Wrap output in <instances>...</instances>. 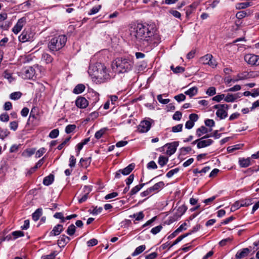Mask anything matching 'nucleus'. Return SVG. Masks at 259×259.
<instances>
[{
	"label": "nucleus",
	"mask_w": 259,
	"mask_h": 259,
	"mask_svg": "<svg viewBox=\"0 0 259 259\" xmlns=\"http://www.w3.org/2000/svg\"><path fill=\"white\" fill-rule=\"evenodd\" d=\"M199 61L202 64L208 65L213 68L215 67L217 65L216 61L213 59L212 55L209 54H207L201 57Z\"/></svg>",
	"instance_id": "39448f33"
},
{
	"label": "nucleus",
	"mask_w": 259,
	"mask_h": 259,
	"mask_svg": "<svg viewBox=\"0 0 259 259\" xmlns=\"http://www.w3.org/2000/svg\"><path fill=\"white\" fill-rule=\"evenodd\" d=\"M76 228L75 226L73 224H71L70 225L67 230V233L70 235L72 236L73 235L75 232Z\"/></svg>",
	"instance_id": "58836bf2"
},
{
	"label": "nucleus",
	"mask_w": 259,
	"mask_h": 259,
	"mask_svg": "<svg viewBox=\"0 0 259 259\" xmlns=\"http://www.w3.org/2000/svg\"><path fill=\"white\" fill-rule=\"evenodd\" d=\"M206 93L209 96H212L215 95L216 93L215 88L212 87L209 88L207 89Z\"/></svg>",
	"instance_id": "5fc2aeb1"
},
{
	"label": "nucleus",
	"mask_w": 259,
	"mask_h": 259,
	"mask_svg": "<svg viewBox=\"0 0 259 259\" xmlns=\"http://www.w3.org/2000/svg\"><path fill=\"white\" fill-rule=\"evenodd\" d=\"M56 255V251H54L50 254L42 256L41 259H54Z\"/></svg>",
	"instance_id": "8fccbe9b"
},
{
	"label": "nucleus",
	"mask_w": 259,
	"mask_h": 259,
	"mask_svg": "<svg viewBox=\"0 0 259 259\" xmlns=\"http://www.w3.org/2000/svg\"><path fill=\"white\" fill-rule=\"evenodd\" d=\"M84 89L85 86L83 84H79L75 87L73 92L76 94H80L84 91Z\"/></svg>",
	"instance_id": "bb28decb"
},
{
	"label": "nucleus",
	"mask_w": 259,
	"mask_h": 259,
	"mask_svg": "<svg viewBox=\"0 0 259 259\" xmlns=\"http://www.w3.org/2000/svg\"><path fill=\"white\" fill-rule=\"evenodd\" d=\"M88 73L93 80L97 83L104 82L109 78V74L107 71L106 66L101 63L91 65Z\"/></svg>",
	"instance_id": "f03ea898"
},
{
	"label": "nucleus",
	"mask_w": 259,
	"mask_h": 259,
	"mask_svg": "<svg viewBox=\"0 0 259 259\" xmlns=\"http://www.w3.org/2000/svg\"><path fill=\"white\" fill-rule=\"evenodd\" d=\"M179 171V168H176L175 169H171L166 174V177L168 178H170L172 177L175 174L178 172Z\"/></svg>",
	"instance_id": "603ef678"
},
{
	"label": "nucleus",
	"mask_w": 259,
	"mask_h": 259,
	"mask_svg": "<svg viewBox=\"0 0 259 259\" xmlns=\"http://www.w3.org/2000/svg\"><path fill=\"white\" fill-rule=\"evenodd\" d=\"M183 128L182 124H179L172 127V132L174 133H178L182 131Z\"/></svg>",
	"instance_id": "3c124183"
},
{
	"label": "nucleus",
	"mask_w": 259,
	"mask_h": 259,
	"mask_svg": "<svg viewBox=\"0 0 259 259\" xmlns=\"http://www.w3.org/2000/svg\"><path fill=\"white\" fill-rule=\"evenodd\" d=\"M241 97V94L239 93L234 94L228 93V102H233L236 99L240 98Z\"/></svg>",
	"instance_id": "393cba45"
},
{
	"label": "nucleus",
	"mask_w": 259,
	"mask_h": 259,
	"mask_svg": "<svg viewBox=\"0 0 259 259\" xmlns=\"http://www.w3.org/2000/svg\"><path fill=\"white\" fill-rule=\"evenodd\" d=\"M214 108L218 109L216 114L221 119L225 118L227 116V106L225 104H218L214 106Z\"/></svg>",
	"instance_id": "6e6552de"
},
{
	"label": "nucleus",
	"mask_w": 259,
	"mask_h": 259,
	"mask_svg": "<svg viewBox=\"0 0 259 259\" xmlns=\"http://www.w3.org/2000/svg\"><path fill=\"white\" fill-rule=\"evenodd\" d=\"M177 150V146L175 143H171L168 145L167 150H166L167 154L171 155L173 154Z\"/></svg>",
	"instance_id": "a878e982"
},
{
	"label": "nucleus",
	"mask_w": 259,
	"mask_h": 259,
	"mask_svg": "<svg viewBox=\"0 0 259 259\" xmlns=\"http://www.w3.org/2000/svg\"><path fill=\"white\" fill-rule=\"evenodd\" d=\"M101 8V5H98L97 6L93 7L90 10V12H89V15H94V14H96L97 13H98L99 12V11L100 10V9Z\"/></svg>",
	"instance_id": "37998d69"
},
{
	"label": "nucleus",
	"mask_w": 259,
	"mask_h": 259,
	"mask_svg": "<svg viewBox=\"0 0 259 259\" xmlns=\"http://www.w3.org/2000/svg\"><path fill=\"white\" fill-rule=\"evenodd\" d=\"M76 128L75 124H69L65 128V132L67 134H69L73 132Z\"/></svg>",
	"instance_id": "de8ad7c7"
},
{
	"label": "nucleus",
	"mask_w": 259,
	"mask_h": 259,
	"mask_svg": "<svg viewBox=\"0 0 259 259\" xmlns=\"http://www.w3.org/2000/svg\"><path fill=\"white\" fill-rule=\"evenodd\" d=\"M63 230V227L62 225L58 224L55 226L52 231L50 232V235L56 236L59 235Z\"/></svg>",
	"instance_id": "aec40b11"
},
{
	"label": "nucleus",
	"mask_w": 259,
	"mask_h": 259,
	"mask_svg": "<svg viewBox=\"0 0 259 259\" xmlns=\"http://www.w3.org/2000/svg\"><path fill=\"white\" fill-rule=\"evenodd\" d=\"M22 93L20 92H14L10 94V98L12 100H16L21 98Z\"/></svg>",
	"instance_id": "e433bc0d"
},
{
	"label": "nucleus",
	"mask_w": 259,
	"mask_h": 259,
	"mask_svg": "<svg viewBox=\"0 0 259 259\" xmlns=\"http://www.w3.org/2000/svg\"><path fill=\"white\" fill-rule=\"evenodd\" d=\"M129 31L131 40L138 46H154L160 42V35L153 25L142 23L134 24L131 26Z\"/></svg>",
	"instance_id": "f257e3e1"
},
{
	"label": "nucleus",
	"mask_w": 259,
	"mask_h": 259,
	"mask_svg": "<svg viewBox=\"0 0 259 259\" xmlns=\"http://www.w3.org/2000/svg\"><path fill=\"white\" fill-rule=\"evenodd\" d=\"M54 217L56 219H60L61 223H64L65 222V218L64 217L62 212H56L54 215Z\"/></svg>",
	"instance_id": "09e8293b"
},
{
	"label": "nucleus",
	"mask_w": 259,
	"mask_h": 259,
	"mask_svg": "<svg viewBox=\"0 0 259 259\" xmlns=\"http://www.w3.org/2000/svg\"><path fill=\"white\" fill-rule=\"evenodd\" d=\"M134 167V164H130L124 169L118 170L115 174V178L117 179L119 178L120 177L121 174H122L124 176H126L130 174L131 172L133 170Z\"/></svg>",
	"instance_id": "1a4fd4ad"
},
{
	"label": "nucleus",
	"mask_w": 259,
	"mask_h": 259,
	"mask_svg": "<svg viewBox=\"0 0 259 259\" xmlns=\"http://www.w3.org/2000/svg\"><path fill=\"white\" fill-rule=\"evenodd\" d=\"M182 113L180 111H177L173 115V119L176 120H180L182 118Z\"/></svg>",
	"instance_id": "e2e57ef3"
},
{
	"label": "nucleus",
	"mask_w": 259,
	"mask_h": 259,
	"mask_svg": "<svg viewBox=\"0 0 259 259\" xmlns=\"http://www.w3.org/2000/svg\"><path fill=\"white\" fill-rule=\"evenodd\" d=\"M34 34V32L32 31L31 29L25 30L19 36V39L22 42L31 41L33 39Z\"/></svg>",
	"instance_id": "423d86ee"
},
{
	"label": "nucleus",
	"mask_w": 259,
	"mask_h": 259,
	"mask_svg": "<svg viewBox=\"0 0 259 259\" xmlns=\"http://www.w3.org/2000/svg\"><path fill=\"white\" fill-rule=\"evenodd\" d=\"M133 64L125 58H117L113 62L112 68L118 73H124L132 69Z\"/></svg>",
	"instance_id": "7ed1b4c3"
},
{
	"label": "nucleus",
	"mask_w": 259,
	"mask_h": 259,
	"mask_svg": "<svg viewBox=\"0 0 259 259\" xmlns=\"http://www.w3.org/2000/svg\"><path fill=\"white\" fill-rule=\"evenodd\" d=\"M18 122L16 121L11 122L10 123V127L13 131H16L18 127Z\"/></svg>",
	"instance_id": "774afa93"
},
{
	"label": "nucleus",
	"mask_w": 259,
	"mask_h": 259,
	"mask_svg": "<svg viewBox=\"0 0 259 259\" xmlns=\"http://www.w3.org/2000/svg\"><path fill=\"white\" fill-rule=\"evenodd\" d=\"M157 166L154 161H150L147 164V168L149 169H156Z\"/></svg>",
	"instance_id": "0e129e2a"
},
{
	"label": "nucleus",
	"mask_w": 259,
	"mask_h": 259,
	"mask_svg": "<svg viewBox=\"0 0 259 259\" xmlns=\"http://www.w3.org/2000/svg\"><path fill=\"white\" fill-rule=\"evenodd\" d=\"M26 22V19L25 18H22L20 19L17 24L14 26L13 28V32L15 34H18L22 29L24 24Z\"/></svg>",
	"instance_id": "2eb2a0df"
},
{
	"label": "nucleus",
	"mask_w": 259,
	"mask_h": 259,
	"mask_svg": "<svg viewBox=\"0 0 259 259\" xmlns=\"http://www.w3.org/2000/svg\"><path fill=\"white\" fill-rule=\"evenodd\" d=\"M157 99L160 103L163 104H167L169 102V99H163L161 95H158Z\"/></svg>",
	"instance_id": "4d7b16f0"
},
{
	"label": "nucleus",
	"mask_w": 259,
	"mask_h": 259,
	"mask_svg": "<svg viewBox=\"0 0 259 259\" xmlns=\"http://www.w3.org/2000/svg\"><path fill=\"white\" fill-rule=\"evenodd\" d=\"M186 210H187V208L184 205H182V206L179 207V208H178V210H177L178 211V213H179V215L181 216L182 214H183L185 212Z\"/></svg>",
	"instance_id": "13d9d810"
},
{
	"label": "nucleus",
	"mask_w": 259,
	"mask_h": 259,
	"mask_svg": "<svg viewBox=\"0 0 259 259\" xmlns=\"http://www.w3.org/2000/svg\"><path fill=\"white\" fill-rule=\"evenodd\" d=\"M97 243L98 240L95 238L92 239L87 242L88 246H93L97 245Z\"/></svg>",
	"instance_id": "680f3d73"
},
{
	"label": "nucleus",
	"mask_w": 259,
	"mask_h": 259,
	"mask_svg": "<svg viewBox=\"0 0 259 259\" xmlns=\"http://www.w3.org/2000/svg\"><path fill=\"white\" fill-rule=\"evenodd\" d=\"M244 60L248 64L251 66L259 65V56L253 54H247L244 56Z\"/></svg>",
	"instance_id": "0eeeda50"
},
{
	"label": "nucleus",
	"mask_w": 259,
	"mask_h": 259,
	"mask_svg": "<svg viewBox=\"0 0 259 259\" xmlns=\"http://www.w3.org/2000/svg\"><path fill=\"white\" fill-rule=\"evenodd\" d=\"M75 104L78 108H85L88 106L89 103L85 98L79 97L76 100Z\"/></svg>",
	"instance_id": "dca6fc26"
},
{
	"label": "nucleus",
	"mask_w": 259,
	"mask_h": 259,
	"mask_svg": "<svg viewBox=\"0 0 259 259\" xmlns=\"http://www.w3.org/2000/svg\"><path fill=\"white\" fill-rule=\"evenodd\" d=\"M247 16V13L245 11H240L236 13V17L237 19H241Z\"/></svg>",
	"instance_id": "49530a36"
},
{
	"label": "nucleus",
	"mask_w": 259,
	"mask_h": 259,
	"mask_svg": "<svg viewBox=\"0 0 259 259\" xmlns=\"http://www.w3.org/2000/svg\"><path fill=\"white\" fill-rule=\"evenodd\" d=\"M162 229V226L161 225H158L154 228H153L151 230V233L154 235H156L159 233Z\"/></svg>",
	"instance_id": "a18cd8bd"
},
{
	"label": "nucleus",
	"mask_w": 259,
	"mask_h": 259,
	"mask_svg": "<svg viewBox=\"0 0 259 259\" xmlns=\"http://www.w3.org/2000/svg\"><path fill=\"white\" fill-rule=\"evenodd\" d=\"M54 181V176L50 175L49 176L45 177L43 180V184L45 185L49 186Z\"/></svg>",
	"instance_id": "c756f323"
},
{
	"label": "nucleus",
	"mask_w": 259,
	"mask_h": 259,
	"mask_svg": "<svg viewBox=\"0 0 259 259\" xmlns=\"http://www.w3.org/2000/svg\"><path fill=\"white\" fill-rule=\"evenodd\" d=\"M189 120L185 124V127L187 129L192 128L194 125V122L198 119V116L196 114L192 113L189 115Z\"/></svg>",
	"instance_id": "4468645a"
},
{
	"label": "nucleus",
	"mask_w": 259,
	"mask_h": 259,
	"mask_svg": "<svg viewBox=\"0 0 259 259\" xmlns=\"http://www.w3.org/2000/svg\"><path fill=\"white\" fill-rule=\"evenodd\" d=\"M189 235V234H185L184 235H181L179 237H178L176 240L175 241L173 242L172 244L171 245V246H173V245H175L176 244H177V243H178L179 242H180L183 238H185L186 237H187L188 235Z\"/></svg>",
	"instance_id": "6e6d98bb"
},
{
	"label": "nucleus",
	"mask_w": 259,
	"mask_h": 259,
	"mask_svg": "<svg viewBox=\"0 0 259 259\" xmlns=\"http://www.w3.org/2000/svg\"><path fill=\"white\" fill-rule=\"evenodd\" d=\"M151 122L148 120H144L141 122L138 127V130L140 133H146L151 127Z\"/></svg>",
	"instance_id": "ddd939ff"
},
{
	"label": "nucleus",
	"mask_w": 259,
	"mask_h": 259,
	"mask_svg": "<svg viewBox=\"0 0 259 259\" xmlns=\"http://www.w3.org/2000/svg\"><path fill=\"white\" fill-rule=\"evenodd\" d=\"M12 235L13 236L14 239H16L18 237L23 236L24 233L21 231H16L12 233Z\"/></svg>",
	"instance_id": "79ce46f5"
},
{
	"label": "nucleus",
	"mask_w": 259,
	"mask_h": 259,
	"mask_svg": "<svg viewBox=\"0 0 259 259\" xmlns=\"http://www.w3.org/2000/svg\"><path fill=\"white\" fill-rule=\"evenodd\" d=\"M198 91V89L196 87H192L189 89L188 91L185 92V94L189 96L190 97H192L195 95Z\"/></svg>",
	"instance_id": "7c9ffc66"
},
{
	"label": "nucleus",
	"mask_w": 259,
	"mask_h": 259,
	"mask_svg": "<svg viewBox=\"0 0 259 259\" xmlns=\"http://www.w3.org/2000/svg\"><path fill=\"white\" fill-rule=\"evenodd\" d=\"M22 76L24 79L32 78L35 72L34 70L32 67L25 68L21 72Z\"/></svg>",
	"instance_id": "9b49d317"
},
{
	"label": "nucleus",
	"mask_w": 259,
	"mask_h": 259,
	"mask_svg": "<svg viewBox=\"0 0 259 259\" xmlns=\"http://www.w3.org/2000/svg\"><path fill=\"white\" fill-rule=\"evenodd\" d=\"M145 185V183L141 184L139 185H137L136 186L134 187L132 190L131 191L130 194L131 195H133L134 194H136L138 192H139L141 188L144 187V186Z\"/></svg>",
	"instance_id": "473e14b6"
},
{
	"label": "nucleus",
	"mask_w": 259,
	"mask_h": 259,
	"mask_svg": "<svg viewBox=\"0 0 259 259\" xmlns=\"http://www.w3.org/2000/svg\"><path fill=\"white\" fill-rule=\"evenodd\" d=\"M209 137L208 136H206L199 139L200 141L198 142L197 145V148L200 149L210 145L212 143L213 141L211 139H205Z\"/></svg>",
	"instance_id": "f8f14e48"
},
{
	"label": "nucleus",
	"mask_w": 259,
	"mask_h": 259,
	"mask_svg": "<svg viewBox=\"0 0 259 259\" xmlns=\"http://www.w3.org/2000/svg\"><path fill=\"white\" fill-rule=\"evenodd\" d=\"M241 204L240 201H236L231 206L230 208L231 211H234L236 210L239 208L240 207H241Z\"/></svg>",
	"instance_id": "a19ab883"
},
{
	"label": "nucleus",
	"mask_w": 259,
	"mask_h": 259,
	"mask_svg": "<svg viewBox=\"0 0 259 259\" xmlns=\"http://www.w3.org/2000/svg\"><path fill=\"white\" fill-rule=\"evenodd\" d=\"M175 99L178 102H180L184 101L186 99V96L184 94H181L175 96Z\"/></svg>",
	"instance_id": "bf43d9fd"
},
{
	"label": "nucleus",
	"mask_w": 259,
	"mask_h": 259,
	"mask_svg": "<svg viewBox=\"0 0 259 259\" xmlns=\"http://www.w3.org/2000/svg\"><path fill=\"white\" fill-rule=\"evenodd\" d=\"M239 163L241 167H246L250 165L251 158L248 157L247 158H240L239 159Z\"/></svg>",
	"instance_id": "6ab92c4d"
},
{
	"label": "nucleus",
	"mask_w": 259,
	"mask_h": 259,
	"mask_svg": "<svg viewBox=\"0 0 259 259\" xmlns=\"http://www.w3.org/2000/svg\"><path fill=\"white\" fill-rule=\"evenodd\" d=\"M255 76L254 72L252 71L247 72V71H243L238 73L237 75V78L234 79L233 81L234 82L237 81L239 80H244L248 79L250 78H252Z\"/></svg>",
	"instance_id": "9d476101"
},
{
	"label": "nucleus",
	"mask_w": 259,
	"mask_h": 259,
	"mask_svg": "<svg viewBox=\"0 0 259 259\" xmlns=\"http://www.w3.org/2000/svg\"><path fill=\"white\" fill-rule=\"evenodd\" d=\"M164 185V184L163 182H159L155 184L154 186L151 187H150L149 189L151 193H155L158 191L159 189L162 188Z\"/></svg>",
	"instance_id": "412c9836"
},
{
	"label": "nucleus",
	"mask_w": 259,
	"mask_h": 259,
	"mask_svg": "<svg viewBox=\"0 0 259 259\" xmlns=\"http://www.w3.org/2000/svg\"><path fill=\"white\" fill-rule=\"evenodd\" d=\"M53 58L51 55L48 54L44 53L42 55L41 61L45 62L46 63L52 62Z\"/></svg>",
	"instance_id": "2f4dec72"
},
{
	"label": "nucleus",
	"mask_w": 259,
	"mask_h": 259,
	"mask_svg": "<svg viewBox=\"0 0 259 259\" xmlns=\"http://www.w3.org/2000/svg\"><path fill=\"white\" fill-rule=\"evenodd\" d=\"M145 246L142 245L137 247L134 252L132 253L133 256H136L142 253L145 249Z\"/></svg>",
	"instance_id": "72a5a7b5"
},
{
	"label": "nucleus",
	"mask_w": 259,
	"mask_h": 259,
	"mask_svg": "<svg viewBox=\"0 0 259 259\" xmlns=\"http://www.w3.org/2000/svg\"><path fill=\"white\" fill-rule=\"evenodd\" d=\"M211 131V129L208 130L204 126H201L200 127L198 128L196 131V135L197 137H200L202 135L207 133Z\"/></svg>",
	"instance_id": "5701e85b"
},
{
	"label": "nucleus",
	"mask_w": 259,
	"mask_h": 259,
	"mask_svg": "<svg viewBox=\"0 0 259 259\" xmlns=\"http://www.w3.org/2000/svg\"><path fill=\"white\" fill-rule=\"evenodd\" d=\"M70 240V238L64 235H62L58 240V245L60 247H64Z\"/></svg>",
	"instance_id": "f3484780"
},
{
	"label": "nucleus",
	"mask_w": 259,
	"mask_h": 259,
	"mask_svg": "<svg viewBox=\"0 0 259 259\" xmlns=\"http://www.w3.org/2000/svg\"><path fill=\"white\" fill-rule=\"evenodd\" d=\"M250 252V250L247 248L242 249L241 250L239 251L236 254V257L238 259L244 258L248 255Z\"/></svg>",
	"instance_id": "a211bd4d"
},
{
	"label": "nucleus",
	"mask_w": 259,
	"mask_h": 259,
	"mask_svg": "<svg viewBox=\"0 0 259 259\" xmlns=\"http://www.w3.org/2000/svg\"><path fill=\"white\" fill-rule=\"evenodd\" d=\"M244 144H238L233 146H228V154L234 153L235 151L241 149Z\"/></svg>",
	"instance_id": "4be33fe9"
},
{
	"label": "nucleus",
	"mask_w": 259,
	"mask_h": 259,
	"mask_svg": "<svg viewBox=\"0 0 259 259\" xmlns=\"http://www.w3.org/2000/svg\"><path fill=\"white\" fill-rule=\"evenodd\" d=\"M170 68L174 72L176 73L183 72L185 70L183 67L180 66H177L176 68H175L174 66L172 65L170 66Z\"/></svg>",
	"instance_id": "ea45409f"
},
{
	"label": "nucleus",
	"mask_w": 259,
	"mask_h": 259,
	"mask_svg": "<svg viewBox=\"0 0 259 259\" xmlns=\"http://www.w3.org/2000/svg\"><path fill=\"white\" fill-rule=\"evenodd\" d=\"M102 210V207H98L97 206H96V207H95L93 209V210H92V213L94 215H97L99 213H101Z\"/></svg>",
	"instance_id": "69168bd1"
},
{
	"label": "nucleus",
	"mask_w": 259,
	"mask_h": 259,
	"mask_svg": "<svg viewBox=\"0 0 259 259\" xmlns=\"http://www.w3.org/2000/svg\"><path fill=\"white\" fill-rule=\"evenodd\" d=\"M168 161V158L164 156H160L159 157L158 163L161 166L165 165Z\"/></svg>",
	"instance_id": "f704fd0d"
},
{
	"label": "nucleus",
	"mask_w": 259,
	"mask_h": 259,
	"mask_svg": "<svg viewBox=\"0 0 259 259\" xmlns=\"http://www.w3.org/2000/svg\"><path fill=\"white\" fill-rule=\"evenodd\" d=\"M59 131L58 129H54L50 132L49 137L51 138H55L59 135Z\"/></svg>",
	"instance_id": "864d4df0"
},
{
	"label": "nucleus",
	"mask_w": 259,
	"mask_h": 259,
	"mask_svg": "<svg viewBox=\"0 0 259 259\" xmlns=\"http://www.w3.org/2000/svg\"><path fill=\"white\" fill-rule=\"evenodd\" d=\"M91 163V158H81L80 160L79 163L81 167H87Z\"/></svg>",
	"instance_id": "cd10ccee"
},
{
	"label": "nucleus",
	"mask_w": 259,
	"mask_h": 259,
	"mask_svg": "<svg viewBox=\"0 0 259 259\" xmlns=\"http://www.w3.org/2000/svg\"><path fill=\"white\" fill-rule=\"evenodd\" d=\"M42 213V209L41 208H38L32 214V219L34 221H37L39 217Z\"/></svg>",
	"instance_id": "c85d7f7f"
},
{
	"label": "nucleus",
	"mask_w": 259,
	"mask_h": 259,
	"mask_svg": "<svg viewBox=\"0 0 259 259\" xmlns=\"http://www.w3.org/2000/svg\"><path fill=\"white\" fill-rule=\"evenodd\" d=\"M9 120V116L7 113H3L0 115V120L3 122H7Z\"/></svg>",
	"instance_id": "052dcab7"
},
{
	"label": "nucleus",
	"mask_w": 259,
	"mask_h": 259,
	"mask_svg": "<svg viewBox=\"0 0 259 259\" xmlns=\"http://www.w3.org/2000/svg\"><path fill=\"white\" fill-rule=\"evenodd\" d=\"M46 150L44 148H41L39 149L36 152L35 156L36 157H41L44 153L45 152Z\"/></svg>",
	"instance_id": "338daca9"
},
{
	"label": "nucleus",
	"mask_w": 259,
	"mask_h": 259,
	"mask_svg": "<svg viewBox=\"0 0 259 259\" xmlns=\"http://www.w3.org/2000/svg\"><path fill=\"white\" fill-rule=\"evenodd\" d=\"M35 152V149L32 148L25 150L22 155L25 157H30Z\"/></svg>",
	"instance_id": "c9c22d12"
},
{
	"label": "nucleus",
	"mask_w": 259,
	"mask_h": 259,
	"mask_svg": "<svg viewBox=\"0 0 259 259\" xmlns=\"http://www.w3.org/2000/svg\"><path fill=\"white\" fill-rule=\"evenodd\" d=\"M9 132L7 130L2 129L0 127V138L4 139L9 135Z\"/></svg>",
	"instance_id": "c03bdc74"
},
{
	"label": "nucleus",
	"mask_w": 259,
	"mask_h": 259,
	"mask_svg": "<svg viewBox=\"0 0 259 259\" xmlns=\"http://www.w3.org/2000/svg\"><path fill=\"white\" fill-rule=\"evenodd\" d=\"M106 131V128H102L100 130L97 131L95 133V138L97 139H99L105 133Z\"/></svg>",
	"instance_id": "4c0bfd02"
},
{
	"label": "nucleus",
	"mask_w": 259,
	"mask_h": 259,
	"mask_svg": "<svg viewBox=\"0 0 259 259\" xmlns=\"http://www.w3.org/2000/svg\"><path fill=\"white\" fill-rule=\"evenodd\" d=\"M67 37L60 35L51 39L48 44V48L51 51H57L62 49L66 44Z\"/></svg>",
	"instance_id": "20e7f679"
},
{
	"label": "nucleus",
	"mask_w": 259,
	"mask_h": 259,
	"mask_svg": "<svg viewBox=\"0 0 259 259\" xmlns=\"http://www.w3.org/2000/svg\"><path fill=\"white\" fill-rule=\"evenodd\" d=\"M252 5V3L249 2L237 3L236 5L237 9H244Z\"/></svg>",
	"instance_id": "b1692460"
}]
</instances>
